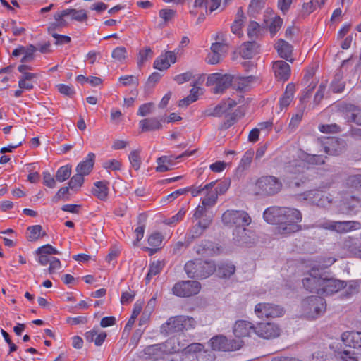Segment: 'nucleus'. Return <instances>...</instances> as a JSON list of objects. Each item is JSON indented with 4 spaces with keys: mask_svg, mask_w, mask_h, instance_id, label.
I'll use <instances>...</instances> for the list:
<instances>
[{
    "mask_svg": "<svg viewBox=\"0 0 361 361\" xmlns=\"http://www.w3.org/2000/svg\"><path fill=\"white\" fill-rule=\"evenodd\" d=\"M302 221L301 212L294 208L283 207L281 217V226L279 232L281 234H290L301 229L298 224Z\"/></svg>",
    "mask_w": 361,
    "mask_h": 361,
    "instance_id": "obj_1",
    "label": "nucleus"
},
{
    "mask_svg": "<svg viewBox=\"0 0 361 361\" xmlns=\"http://www.w3.org/2000/svg\"><path fill=\"white\" fill-rule=\"evenodd\" d=\"M195 321L193 318L186 316H175L170 317L161 326V333L169 336L195 327Z\"/></svg>",
    "mask_w": 361,
    "mask_h": 361,
    "instance_id": "obj_2",
    "label": "nucleus"
},
{
    "mask_svg": "<svg viewBox=\"0 0 361 361\" xmlns=\"http://www.w3.org/2000/svg\"><path fill=\"white\" fill-rule=\"evenodd\" d=\"M302 314L307 319H315L320 317L326 310V302L319 296H310L301 302Z\"/></svg>",
    "mask_w": 361,
    "mask_h": 361,
    "instance_id": "obj_3",
    "label": "nucleus"
},
{
    "mask_svg": "<svg viewBox=\"0 0 361 361\" xmlns=\"http://www.w3.org/2000/svg\"><path fill=\"white\" fill-rule=\"evenodd\" d=\"M257 194L262 196H272L279 193L283 187L281 181L274 176H265L256 182Z\"/></svg>",
    "mask_w": 361,
    "mask_h": 361,
    "instance_id": "obj_4",
    "label": "nucleus"
},
{
    "mask_svg": "<svg viewBox=\"0 0 361 361\" xmlns=\"http://www.w3.org/2000/svg\"><path fill=\"white\" fill-rule=\"evenodd\" d=\"M221 220L224 224L235 228L247 226L252 222L249 214L243 210L228 209L222 214Z\"/></svg>",
    "mask_w": 361,
    "mask_h": 361,
    "instance_id": "obj_5",
    "label": "nucleus"
},
{
    "mask_svg": "<svg viewBox=\"0 0 361 361\" xmlns=\"http://www.w3.org/2000/svg\"><path fill=\"white\" fill-rule=\"evenodd\" d=\"M233 79L232 75L215 73L207 77L206 84L207 86H214L212 93L222 94L232 85Z\"/></svg>",
    "mask_w": 361,
    "mask_h": 361,
    "instance_id": "obj_6",
    "label": "nucleus"
},
{
    "mask_svg": "<svg viewBox=\"0 0 361 361\" xmlns=\"http://www.w3.org/2000/svg\"><path fill=\"white\" fill-rule=\"evenodd\" d=\"M209 342L213 350L224 352L238 350L244 344V342L240 339H228L223 335L213 336Z\"/></svg>",
    "mask_w": 361,
    "mask_h": 361,
    "instance_id": "obj_7",
    "label": "nucleus"
},
{
    "mask_svg": "<svg viewBox=\"0 0 361 361\" xmlns=\"http://www.w3.org/2000/svg\"><path fill=\"white\" fill-rule=\"evenodd\" d=\"M66 17H70L71 20L78 22H83L87 19V15L85 10L65 9L54 15L55 22L51 25V28L55 29L57 27H64L67 25Z\"/></svg>",
    "mask_w": 361,
    "mask_h": 361,
    "instance_id": "obj_8",
    "label": "nucleus"
},
{
    "mask_svg": "<svg viewBox=\"0 0 361 361\" xmlns=\"http://www.w3.org/2000/svg\"><path fill=\"white\" fill-rule=\"evenodd\" d=\"M211 353L202 349L201 344L189 345L180 357V361H213Z\"/></svg>",
    "mask_w": 361,
    "mask_h": 361,
    "instance_id": "obj_9",
    "label": "nucleus"
},
{
    "mask_svg": "<svg viewBox=\"0 0 361 361\" xmlns=\"http://www.w3.org/2000/svg\"><path fill=\"white\" fill-rule=\"evenodd\" d=\"M324 277L319 269L312 268L302 279L303 286L307 291L320 295Z\"/></svg>",
    "mask_w": 361,
    "mask_h": 361,
    "instance_id": "obj_10",
    "label": "nucleus"
},
{
    "mask_svg": "<svg viewBox=\"0 0 361 361\" xmlns=\"http://www.w3.org/2000/svg\"><path fill=\"white\" fill-rule=\"evenodd\" d=\"M284 312L282 307L267 302L258 303L255 307V312L260 319L279 317L283 315Z\"/></svg>",
    "mask_w": 361,
    "mask_h": 361,
    "instance_id": "obj_11",
    "label": "nucleus"
},
{
    "mask_svg": "<svg viewBox=\"0 0 361 361\" xmlns=\"http://www.w3.org/2000/svg\"><path fill=\"white\" fill-rule=\"evenodd\" d=\"M201 285L196 281H182L176 283L173 288V293L179 297H190L197 294Z\"/></svg>",
    "mask_w": 361,
    "mask_h": 361,
    "instance_id": "obj_12",
    "label": "nucleus"
},
{
    "mask_svg": "<svg viewBox=\"0 0 361 361\" xmlns=\"http://www.w3.org/2000/svg\"><path fill=\"white\" fill-rule=\"evenodd\" d=\"M323 227L330 231L343 233L360 229L361 224L360 222L354 221H329L324 223Z\"/></svg>",
    "mask_w": 361,
    "mask_h": 361,
    "instance_id": "obj_13",
    "label": "nucleus"
},
{
    "mask_svg": "<svg viewBox=\"0 0 361 361\" xmlns=\"http://www.w3.org/2000/svg\"><path fill=\"white\" fill-rule=\"evenodd\" d=\"M236 105L237 103L235 100L228 98L221 101L215 107L204 110L203 114L204 116L221 117Z\"/></svg>",
    "mask_w": 361,
    "mask_h": 361,
    "instance_id": "obj_14",
    "label": "nucleus"
},
{
    "mask_svg": "<svg viewBox=\"0 0 361 361\" xmlns=\"http://www.w3.org/2000/svg\"><path fill=\"white\" fill-rule=\"evenodd\" d=\"M256 326L252 323L246 320H238L235 322L233 332L238 339L244 337H250L255 334Z\"/></svg>",
    "mask_w": 361,
    "mask_h": 361,
    "instance_id": "obj_15",
    "label": "nucleus"
},
{
    "mask_svg": "<svg viewBox=\"0 0 361 361\" xmlns=\"http://www.w3.org/2000/svg\"><path fill=\"white\" fill-rule=\"evenodd\" d=\"M255 334L266 339L273 338L280 335V329L274 323H259L256 326Z\"/></svg>",
    "mask_w": 361,
    "mask_h": 361,
    "instance_id": "obj_16",
    "label": "nucleus"
},
{
    "mask_svg": "<svg viewBox=\"0 0 361 361\" xmlns=\"http://www.w3.org/2000/svg\"><path fill=\"white\" fill-rule=\"evenodd\" d=\"M345 286L346 283L345 281L324 277L320 295H331L338 293Z\"/></svg>",
    "mask_w": 361,
    "mask_h": 361,
    "instance_id": "obj_17",
    "label": "nucleus"
},
{
    "mask_svg": "<svg viewBox=\"0 0 361 361\" xmlns=\"http://www.w3.org/2000/svg\"><path fill=\"white\" fill-rule=\"evenodd\" d=\"M171 346V341H166L165 343L149 345L144 349V354L149 358L157 361L160 359L164 352L168 351L169 347Z\"/></svg>",
    "mask_w": 361,
    "mask_h": 361,
    "instance_id": "obj_18",
    "label": "nucleus"
},
{
    "mask_svg": "<svg viewBox=\"0 0 361 361\" xmlns=\"http://www.w3.org/2000/svg\"><path fill=\"white\" fill-rule=\"evenodd\" d=\"M306 200H309L313 204L321 207H327L332 202L330 196L326 195L318 190H310L306 195Z\"/></svg>",
    "mask_w": 361,
    "mask_h": 361,
    "instance_id": "obj_19",
    "label": "nucleus"
},
{
    "mask_svg": "<svg viewBox=\"0 0 361 361\" xmlns=\"http://www.w3.org/2000/svg\"><path fill=\"white\" fill-rule=\"evenodd\" d=\"M216 270V266L213 261H197L196 268L198 279H203L209 277Z\"/></svg>",
    "mask_w": 361,
    "mask_h": 361,
    "instance_id": "obj_20",
    "label": "nucleus"
},
{
    "mask_svg": "<svg viewBox=\"0 0 361 361\" xmlns=\"http://www.w3.org/2000/svg\"><path fill=\"white\" fill-rule=\"evenodd\" d=\"M273 70L278 80L286 81L290 75V67L283 61H276L273 63Z\"/></svg>",
    "mask_w": 361,
    "mask_h": 361,
    "instance_id": "obj_21",
    "label": "nucleus"
},
{
    "mask_svg": "<svg viewBox=\"0 0 361 361\" xmlns=\"http://www.w3.org/2000/svg\"><path fill=\"white\" fill-rule=\"evenodd\" d=\"M275 49L277 50L279 56L289 62H293L292 58L293 46L283 39H279L275 44Z\"/></svg>",
    "mask_w": 361,
    "mask_h": 361,
    "instance_id": "obj_22",
    "label": "nucleus"
},
{
    "mask_svg": "<svg viewBox=\"0 0 361 361\" xmlns=\"http://www.w3.org/2000/svg\"><path fill=\"white\" fill-rule=\"evenodd\" d=\"M282 211L283 207H271L265 209L263 217L269 224H279L281 226Z\"/></svg>",
    "mask_w": 361,
    "mask_h": 361,
    "instance_id": "obj_23",
    "label": "nucleus"
},
{
    "mask_svg": "<svg viewBox=\"0 0 361 361\" xmlns=\"http://www.w3.org/2000/svg\"><path fill=\"white\" fill-rule=\"evenodd\" d=\"M343 343L353 348H361V332L360 331H346L341 336Z\"/></svg>",
    "mask_w": 361,
    "mask_h": 361,
    "instance_id": "obj_24",
    "label": "nucleus"
},
{
    "mask_svg": "<svg viewBox=\"0 0 361 361\" xmlns=\"http://www.w3.org/2000/svg\"><path fill=\"white\" fill-rule=\"evenodd\" d=\"M162 119L156 117L145 118L139 122L142 132L158 130L162 128Z\"/></svg>",
    "mask_w": 361,
    "mask_h": 361,
    "instance_id": "obj_25",
    "label": "nucleus"
},
{
    "mask_svg": "<svg viewBox=\"0 0 361 361\" xmlns=\"http://www.w3.org/2000/svg\"><path fill=\"white\" fill-rule=\"evenodd\" d=\"M343 142L336 138L329 139L324 146V152L329 155H338L343 151Z\"/></svg>",
    "mask_w": 361,
    "mask_h": 361,
    "instance_id": "obj_26",
    "label": "nucleus"
},
{
    "mask_svg": "<svg viewBox=\"0 0 361 361\" xmlns=\"http://www.w3.org/2000/svg\"><path fill=\"white\" fill-rule=\"evenodd\" d=\"M94 159L95 154L90 152L85 159L78 164L76 171L83 176L88 175L93 169Z\"/></svg>",
    "mask_w": 361,
    "mask_h": 361,
    "instance_id": "obj_27",
    "label": "nucleus"
},
{
    "mask_svg": "<svg viewBox=\"0 0 361 361\" xmlns=\"http://www.w3.org/2000/svg\"><path fill=\"white\" fill-rule=\"evenodd\" d=\"M178 159L174 156H162L157 159V166L156 171L157 172H166L173 169L174 161Z\"/></svg>",
    "mask_w": 361,
    "mask_h": 361,
    "instance_id": "obj_28",
    "label": "nucleus"
},
{
    "mask_svg": "<svg viewBox=\"0 0 361 361\" xmlns=\"http://www.w3.org/2000/svg\"><path fill=\"white\" fill-rule=\"evenodd\" d=\"M344 114V117L348 122H353L361 126V109L349 104L345 106Z\"/></svg>",
    "mask_w": 361,
    "mask_h": 361,
    "instance_id": "obj_29",
    "label": "nucleus"
},
{
    "mask_svg": "<svg viewBox=\"0 0 361 361\" xmlns=\"http://www.w3.org/2000/svg\"><path fill=\"white\" fill-rule=\"evenodd\" d=\"M295 91V85L289 83L287 85L285 92L279 99V106L281 110L288 107L294 97V93Z\"/></svg>",
    "mask_w": 361,
    "mask_h": 361,
    "instance_id": "obj_30",
    "label": "nucleus"
},
{
    "mask_svg": "<svg viewBox=\"0 0 361 361\" xmlns=\"http://www.w3.org/2000/svg\"><path fill=\"white\" fill-rule=\"evenodd\" d=\"M94 185V188L92 190L93 195L100 200H106L109 194V182L107 180L97 181Z\"/></svg>",
    "mask_w": 361,
    "mask_h": 361,
    "instance_id": "obj_31",
    "label": "nucleus"
},
{
    "mask_svg": "<svg viewBox=\"0 0 361 361\" xmlns=\"http://www.w3.org/2000/svg\"><path fill=\"white\" fill-rule=\"evenodd\" d=\"M255 80V78L252 75L247 77H238L233 79L232 85L233 88L237 91L245 92L249 89L250 85L254 82Z\"/></svg>",
    "mask_w": 361,
    "mask_h": 361,
    "instance_id": "obj_32",
    "label": "nucleus"
},
{
    "mask_svg": "<svg viewBox=\"0 0 361 361\" xmlns=\"http://www.w3.org/2000/svg\"><path fill=\"white\" fill-rule=\"evenodd\" d=\"M258 44L255 42H247L242 44L240 54L244 59H252L257 53Z\"/></svg>",
    "mask_w": 361,
    "mask_h": 361,
    "instance_id": "obj_33",
    "label": "nucleus"
},
{
    "mask_svg": "<svg viewBox=\"0 0 361 361\" xmlns=\"http://www.w3.org/2000/svg\"><path fill=\"white\" fill-rule=\"evenodd\" d=\"M249 233H251V231L245 226L235 228L233 233V240L241 245L249 243L250 242Z\"/></svg>",
    "mask_w": 361,
    "mask_h": 361,
    "instance_id": "obj_34",
    "label": "nucleus"
},
{
    "mask_svg": "<svg viewBox=\"0 0 361 361\" xmlns=\"http://www.w3.org/2000/svg\"><path fill=\"white\" fill-rule=\"evenodd\" d=\"M244 18L245 16L242 8H239L237 11L235 19L232 25L231 26V30L232 32L235 35H237L238 37L241 36L243 34L241 28L243 26Z\"/></svg>",
    "mask_w": 361,
    "mask_h": 361,
    "instance_id": "obj_35",
    "label": "nucleus"
},
{
    "mask_svg": "<svg viewBox=\"0 0 361 361\" xmlns=\"http://www.w3.org/2000/svg\"><path fill=\"white\" fill-rule=\"evenodd\" d=\"M163 263L161 261L153 262L149 265L148 273L145 277L146 283H149L152 277L161 272L163 269Z\"/></svg>",
    "mask_w": 361,
    "mask_h": 361,
    "instance_id": "obj_36",
    "label": "nucleus"
},
{
    "mask_svg": "<svg viewBox=\"0 0 361 361\" xmlns=\"http://www.w3.org/2000/svg\"><path fill=\"white\" fill-rule=\"evenodd\" d=\"M210 220L209 219H203L202 221H199L198 223L193 226L190 231V235L191 238H195L200 236L204 229L207 228L210 224Z\"/></svg>",
    "mask_w": 361,
    "mask_h": 361,
    "instance_id": "obj_37",
    "label": "nucleus"
},
{
    "mask_svg": "<svg viewBox=\"0 0 361 361\" xmlns=\"http://www.w3.org/2000/svg\"><path fill=\"white\" fill-rule=\"evenodd\" d=\"M235 271V267L231 263H222L219 266L217 272L221 278H229Z\"/></svg>",
    "mask_w": 361,
    "mask_h": 361,
    "instance_id": "obj_38",
    "label": "nucleus"
},
{
    "mask_svg": "<svg viewBox=\"0 0 361 361\" xmlns=\"http://www.w3.org/2000/svg\"><path fill=\"white\" fill-rule=\"evenodd\" d=\"M42 227L41 225H35L27 228V239L30 241H36L39 237L46 235V233H42Z\"/></svg>",
    "mask_w": 361,
    "mask_h": 361,
    "instance_id": "obj_39",
    "label": "nucleus"
},
{
    "mask_svg": "<svg viewBox=\"0 0 361 361\" xmlns=\"http://www.w3.org/2000/svg\"><path fill=\"white\" fill-rule=\"evenodd\" d=\"M215 185L216 181H212L209 183L206 184L204 186H202V185L199 186L192 185L187 188L188 192H190L192 197H197L202 194L204 191L212 190Z\"/></svg>",
    "mask_w": 361,
    "mask_h": 361,
    "instance_id": "obj_40",
    "label": "nucleus"
},
{
    "mask_svg": "<svg viewBox=\"0 0 361 361\" xmlns=\"http://www.w3.org/2000/svg\"><path fill=\"white\" fill-rule=\"evenodd\" d=\"M71 174V166L65 165L61 166L56 171L55 177L56 180L62 183L69 178Z\"/></svg>",
    "mask_w": 361,
    "mask_h": 361,
    "instance_id": "obj_41",
    "label": "nucleus"
},
{
    "mask_svg": "<svg viewBox=\"0 0 361 361\" xmlns=\"http://www.w3.org/2000/svg\"><path fill=\"white\" fill-rule=\"evenodd\" d=\"M218 200V195L216 192H214L212 190L206 191L205 196L202 199V204L204 205L207 208L214 207Z\"/></svg>",
    "mask_w": 361,
    "mask_h": 361,
    "instance_id": "obj_42",
    "label": "nucleus"
},
{
    "mask_svg": "<svg viewBox=\"0 0 361 361\" xmlns=\"http://www.w3.org/2000/svg\"><path fill=\"white\" fill-rule=\"evenodd\" d=\"M355 238L349 237L344 241V247L349 250L350 252L361 258V244L358 246H355Z\"/></svg>",
    "mask_w": 361,
    "mask_h": 361,
    "instance_id": "obj_43",
    "label": "nucleus"
},
{
    "mask_svg": "<svg viewBox=\"0 0 361 361\" xmlns=\"http://www.w3.org/2000/svg\"><path fill=\"white\" fill-rule=\"evenodd\" d=\"M162 235L160 233L156 232L152 233L148 238L149 245L152 247L151 253L157 252L158 247H159L162 243Z\"/></svg>",
    "mask_w": 361,
    "mask_h": 361,
    "instance_id": "obj_44",
    "label": "nucleus"
},
{
    "mask_svg": "<svg viewBox=\"0 0 361 361\" xmlns=\"http://www.w3.org/2000/svg\"><path fill=\"white\" fill-rule=\"evenodd\" d=\"M345 183L349 188L361 190V174L350 176L346 179Z\"/></svg>",
    "mask_w": 361,
    "mask_h": 361,
    "instance_id": "obj_45",
    "label": "nucleus"
},
{
    "mask_svg": "<svg viewBox=\"0 0 361 361\" xmlns=\"http://www.w3.org/2000/svg\"><path fill=\"white\" fill-rule=\"evenodd\" d=\"M83 182L84 176L77 172L69 180L68 186L72 190H77L82 186Z\"/></svg>",
    "mask_w": 361,
    "mask_h": 361,
    "instance_id": "obj_46",
    "label": "nucleus"
},
{
    "mask_svg": "<svg viewBox=\"0 0 361 361\" xmlns=\"http://www.w3.org/2000/svg\"><path fill=\"white\" fill-rule=\"evenodd\" d=\"M152 55L153 51L149 47H145L144 49L140 50L137 59L138 66H142L144 63L148 60V59L152 57Z\"/></svg>",
    "mask_w": 361,
    "mask_h": 361,
    "instance_id": "obj_47",
    "label": "nucleus"
},
{
    "mask_svg": "<svg viewBox=\"0 0 361 361\" xmlns=\"http://www.w3.org/2000/svg\"><path fill=\"white\" fill-rule=\"evenodd\" d=\"M228 44L223 42H215L211 46V51L219 54L222 58L228 52Z\"/></svg>",
    "mask_w": 361,
    "mask_h": 361,
    "instance_id": "obj_48",
    "label": "nucleus"
},
{
    "mask_svg": "<svg viewBox=\"0 0 361 361\" xmlns=\"http://www.w3.org/2000/svg\"><path fill=\"white\" fill-rule=\"evenodd\" d=\"M37 50V48L32 44L25 47V51L23 54L24 56L21 59L22 63L30 62L34 59V53Z\"/></svg>",
    "mask_w": 361,
    "mask_h": 361,
    "instance_id": "obj_49",
    "label": "nucleus"
},
{
    "mask_svg": "<svg viewBox=\"0 0 361 361\" xmlns=\"http://www.w3.org/2000/svg\"><path fill=\"white\" fill-rule=\"evenodd\" d=\"M126 53L127 51L124 47H118L113 50L111 56L116 61L122 63L126 58Z\"/></svg>",
    "mask_w": 361,
    "mask_h": 361,
    "instance_id": "obj_50",
    "label": "nucleus"
},
{
    "mask_svg": "<svg viewBox=\"0 0 361 361\" xmlns=\"http://www.w3.org/2000/svg\"><path fill=\"white\" fill-rule=\"evenodd\" d=\"M128 158L131 166L135 170L137 171L141 165L140 152L137 150H133L130 153Z\"/></svg>",
    "mask_w": 361,
    "mask_h": 361,
    "instance_id": "obj_51",
    "label": "nucleus"
},
{
    "mask_svg": "<svg viewBox=\"0 0 361 361\" xmlns=\"http://www.w3.org/2000/svg\"><path fill=\"white\" fill-rule=\"evenodd\" d=\"M319 130L323 133H337L341 131V127L336 123L319 125Z\"/></svg>",
    "mask_w": 361,
    "mask_h": 361,
    "instance_id": "obj_52",
    "label": "nucleus"
},
{
    "mask_svg": "<svg viewBox=\"0 0 361 361\" xmlns=\"http://www.w3.org/2000/svg\"><path fill=\"white\" fill-rule=\"evenodd\" d=\"M141 310H142V305L140 304L135 303L134 305L132 314H131L130 319H128L127 324H126L125 329H130L133 326V325L134 324V322L135 321V319L140 314Z\"/></svg>",
    "mask_w": 361,
    "mask_h": 361,
    "instance_id": "obj_53",
    "label": "nucleus"
},
{
    "mask_svg": "<svg viewBox=\"0 0 361 361\" xmlns=\"http://www.w3.org/2000/svg\"><path fill=\"white\" fill-rule=\"evenodd\" d=\"M254 155V152L252 150L247 151L240 160V163L239 165V168H241L242 170H245L247 169L252 162V158Z\"/></svg>",
    "mask_w": 361,
    "mask_h": 361,
    "instance_id": "obj_54",
    "label": "nucleus"
},
{
    "mask_svg": "<svg viewBox=\"0 0 361 361\" xmlns=\"http://www.w3.org/2000/svg\"><path fill=\"white\" fill-rule=\"evenodd\" d=\"M159 17L164 20V25L171 21L176 16V11L169 8L161 9L159 13Z\"/></svg>",
    "mask_w": 361,
    "mask_h": 361,
    "instance_id": "obj_55",
    "label": "nucleus"
},
{
    "mask_svg": "<svg viewBox=\"0 0 361 361\" xmlns=\"http://www.w3.org/2000/svg\"><path fill=\"white\" fill-rule=\"evenodd\" d=\"M170 66V63L163 55L158 57L154 62V68L159 71L166 70L169 68Z\"/></svg>",
    "mask_w": 361,
    "mask_h": 361,
    "instance_id": "obj_56",
    "label": "nucleus"
},
{
    "mask_svg": "<svg viewBox=\"0 0 361 361\" xmlns=\"http://www.w3.org/2000/svg\"><path fill=\"white\" fill-rule=\"evenodd\" d=\"M197 267V262H188L185 265V271L190 278L197 279L196 268Z\"/></svg>",
    "mask_w": 361,
    "mask_h": 361,
    "instance_id": "obj_57",
    "label": "nucleus"
},
{
    "mask_svg": "<svg viewBox=\"0 0 361 361\" xmlns=\"http://www.w3.org/2000/svg\"><path fill=\"white\" fill-rule=\"evenodd\" d=\"M59 253L60 252L56 248L49 244L43 245L36 250V254H44L47 255H59Z\"/></svg>",
    "mask_w": 361,
    "mask_h": 361,
    "instance_id": "obj_58",
    "label": "nucleus"
},
{
    "mask_svg": "<svg viewBox=\"0 0 361 361\" xmlns=\"http://www.w3.org/2000/svg\"><path fill=\"white\" fill-rule=\"evenodd\" d=\"M305 161L311 164L319 165L324 163V158L322 155L318 154H307Z\"/></svg>",
    "mask_w": 361,
    "mask_h": 361,
    "instance_id": "obj_59",
    "label": "nucleus"
},
{
    "mask_svg": "<svg viewBox=\"0 0 361 361\" xmlns=\"http://www.w3.org/2000/svg\"><path fill=\"white\" fill-rule=\"evenodd\" d=\"M56 88L61 94L69 97H72L75 93L73 87L64 84L57 85Z\"/></svg>",
    "mask_w": 361,
    "mask_h": 361,
    "instance_id": "obj_60",
    "label": "nucleus"
},
{
    "mask_svg": "<svg viewBox=\"0 0 361 361\" xmlns=\"http://www.w3.org/2000/svg\"><path fill=\"white\" fill-rule=\"evenodd\" d=\"M283 23V20L279 17H275L271 22L269 29L272 35H274L280 29Z\"/></svg>",
    "mask_w": 361,
    "mask_h": 361,
    "instance_id": "obj_61",
    "label": "nucleus"
},
{
    "mask_svg": "<svg viewBox=\"0 0 361 361\" xmlns=\"http://www.w3.org/2000/svg\"><path fill=\"white\" fill-rule=\"evenodd\" d=\"M154 109L153 103H145L142 104L138 109L137 115L140 116H146L147 115L151 114Z\"/></svg>",
    "mask_w": 361,
    "mask_h": 361,
    "instance_id": "obj_62",
    "label": "nucleus"
},
{
    "mask_svg": "<svg viewBox=\"0 0 361 361\" xmlns=\"http://www.w3.org/2000/svg\"><path fill=\"white\" fill-rule=\"evenodd\" d=\"M102 166L108 170L118 171L121 169V164L118 160L111 159L104 161Z\"/></svg>",
    "mask_w": 361,
    "mask_h": 361,
    "instance_id": "obj_63",
    "label": "nucleus"
},
{
    "mask_svg": "<svg viewBox=\"0 0 361 361\" xmlns=\"http://www.w3.org/2000/svg\"><path fill=\"white\" fill-rule=\"evenodd\" d=\"M119 82H121L123 85L128 86L130 85H138V79L137 77L134 75H123L121 76L118 79Z\"/></svg>",
    "mask_w": 361,
    "mask_h": 361,
    "instance_id": "obj_64",
    "label": "nucleus"
}]
</instances>
